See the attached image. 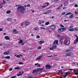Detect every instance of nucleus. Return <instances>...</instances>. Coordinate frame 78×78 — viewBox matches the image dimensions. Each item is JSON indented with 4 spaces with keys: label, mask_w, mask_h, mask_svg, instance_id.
<instances>
[{
    "label": "nucleus",
    "mask_w": 78,
    "mask_h": 78,
    "mask_svg": "<svg viewBox=\"0 0 78 78\" xmlns=\"http://www.w3.org/2000/svg\"><path fill=\"white\" fill-rule=\"evenodd\" d=\"M45 67L46 69H51V66L50 65H47Z\"/></svg>",
    "instance_id": "20e7f679"
},
{
    "label": "nucleus",
    "mask_w": 78,
    "mask_h": 78,
    "mask_svg": "<svg viewBox=\"0 0 78 78\" xmlns=\"http://www.w3.org/2000/svg\"><path fill=\"white\" fill-rule=\"evenodd\" d=\"M57 46L55 44H53L52 47L54 49H55V48H57Z\"/></svg>",
    "instance_id": "dca6fc26"
},
{
    "label": "nucleus",
    "mask_w": 78,
    "mask_h": 78,
    "mask_svg": "<svg viewBox=\"0 0 78 78\" xmlns=\"http://www.w3.org/2000/svg\"><path fill=\"white\" fill-rule=\"evenodd\" d=\"M27 7H30V4H28L27 5Z\"/></svg>",
    "instance_id": "3c124183"
},
{
    "label": "nucleus",
    "mask_w": 78,
    "mask_h": 78,
    "mask_svg": "<svg viewBox=\"0 0 78 78\" xmlns=\"http://www.w3.org/2000/svg\"><path fill=\"white\" fill-rule=\"evenodd\" d=\"M60 26L61 27H62V28H64V26L62 24H60Z\"/></svg>",
    "instance_id": "4c0bfd02"
},
{
    "label": "nucleus",
    "mask_w": 78,
    "mask_h": 78,
    "mask_svg": "<svg viewBox=\"0 0 78 78\" xmlns=\"http://www.w3.org/2000/svg\"><path fill=\"white\" fill-rule=\"evenodd\" d=\"M51 10H48L47 12V13H48V14H50V12H51Z\"/></svg>",
    "instance_id": "2f4dec72"
},
{
    "label": "nucleus",
    "mask_w": 78,
    "mask_h": 78,
    "mask_svg": "<svg viewBox=\"0 0 78 78\" xmlns=\"http://www.w3.org/2000/svg\"><path fill=\"white\" fill-rule=\"evenodd\" d=\"M16 57H17V58H20V55H18Z\"/></svg>",
    "instance_id": "052dcab7"
},
{
    "label": "nucleus",
    "mask_w": 78,
    "mask_h": 78,
    "mask_svg": "<svg viewBox=\"0 0 78 78\" xmlns=\"http://www.w3.org/2000/svg\"><path fill=\"white\" fill-rule=\"evenodd\" d=\"M73 16H74V15H73V14H72L70 16H69V19H72V18L73 17Z\"/></svg>",
    "instance_id": "f3484780"
},
{
    "label": "nucleus",
    "mask_w": 78,
    "mask_h": 78,
    "mask_svg": "<svg viewBox=\"0 0 78 78\" xmlns=\"http://www.w3.org/2000/svg\"><path fill=\"white\" fill-rule=\"evenodd\" d=\"M45 41H39V44H42L43 43H44Z\"/></svg>",
    "instance_id": "4468645a"
},
{
    "label": "nucleus",
    "mask_w": 78,
    "mask_h": 78,
    "mask_svg": "<svg viewBox=\"0 0 78 78\" xmlns=\"http://www.w3.org/2000/svg\"><path fill=\"white\" fill-rule=\"evenodd\" d=\"M41 29H43V30H46V29H45V27H41L40 28Z\"/></svg>",
    "instance_id": "c9c22d12"
},
{
    "label": "nucleus",
    "mask_w": 78,
    "mask_h": 78,
    "mask_svg": "<svg viewBox=\"0 0 78 78\" xmlns=\"http://www.w3.org/2000/svg\"><path fill=\"white\" fill-rule=\"evenodd\" d=\"M9 53V50H8L7 51L4 52L3 54L4 55H8Z\"/></svg>",
    "instance_id": "9d476101"
},
{
    "label": "nucleus",
    "mask_w": 78,
    "mask_h": 78,
    "mask_svg": "<svg viewBox=\"0 0 78 78\" xmlns=\"http://www.w3.org/2000/svg\"><path fill=\"white\" fill-rule=\"evenodd\" d=\"M66 51L67 52L66 55V56H72V55H71V54H70L71 53V50H66Z\"/></svg>",
    "instance_id": "f03ea898"
},
{
    "label": "nucleus",
    "mask_w": 78,
    "mask_h": 78,
    "mask_svg": "<svg viewBox=\"0 0 78 78\" xmlns=\"http://www.w3.org/2000/svg\"><path fill=\"white\" fill-rule=\"evenodd\" d=\"M63 41H64V40H63V39H60V42H63Z\"/></svg>",
    "instance_id": "58836bf2"
},
{
    "label": "nucleus",
    "mask_w": 78,
    "mask_h": 78,
    "mask_svg": "<svg viewBox=\"0 0 78 78\" xmlns=\"http://www.w3.org/2000/svg\"><path fill=\"white\" fill-rule=\"evenodd\" d=\"M17 75L18 76H19L20 75H22V74H18Z\"/></svg>",
    "instance_id": "6e6d98bb"
},
{
    "label": "nucleus",
    "mask_w": 78,
    "mask_h": 78,
    "mask_svg": "<svg viewBox=\"0 0 78 78\" xmlns=\"http://www.w3.org/2000/svg\"><path fill=\"white\" fill-rule=\"evenodd\" d=\"M19 64L20 65H22L23 64V63L22 62H19Z\"/></svg>",
    "instance_id": "de8ad7c7"
},
{
    "label": "nucleus",
    "mask_w": 78,
    "mask_h": 78,
    "mask_svg": "<svg viewBox=\"0 0 78 78\" xmlns=\"http://www.w3.org/2000/svg\"><path fill=\"white\" fill-rule=\"evenodd\" d=\"M68 30H69V31H74V29H73V28H69V29H68Z\"/></svg>",
    "instance_id": "2eb2a0df"
},
{
    "label": "nucleus",
    "mask_w": 78,
    "mask_h": 78,
    "mask_svg": "<svg viewBox=\"0 0 78 78\" xmlns=\"http://www.w3.org/2000/svg\"><path fill=\"white\" fill-rule=\"evenodd\" d=\"M60 8H61V6H59V7H58V8H57L56 9H57V10L59 9H60Z\"/></svg>",
    "instance_id": "09e8293b"
},
{
    "label": "nucleus",
    "mask_w": 78,
    "mask_h": 78,
    "mask_svg": "<svg viewBox=\"0 0 78 78\" xmlns=\"http://www.w3.org/2000/svg\"><path fill=\"white\" fill-rule=\"evenodd\" d=\"M43 14H48V13H47V12H44Z\"/></svg>",
    "instance_id": "13d9d810"
},
{
    "label": "nucleus",
    "mask_w": 78,
    "mask_h": 78,
    "mask_svg": "<svg viewBox=\"0 0 78 78\" xmlns=\"http://www.w3.org/2000/svg\"><path fill=\"white\" fill-rule=\"evenodd\" d=\"M38 22L39 23H38V25H40V24H41V23H43L44 22V21H41V20H39L38 21Z\"/></svg>",
    "instance_id": "9b49d317"
},
{
    "label": "nucleus",
    "mask_w": 78,
    "mask_h": 78,
    "mask_svg": "<svg viewBox=\"0 0 78 78\" xmlns=\"http://www.w3.org/2000/svg\"><path fill=\"white\" fill-rule=\"evenodd\" d=\"M42 57V55H41L39 57L36 58V59L37 60H39L40 59H41V58Z\"/></svg>",
    "instance_id": "f8f14e48"
},
{
    "label": "nucleus",
    "mask_w": 78,
    "mask_h": 78,
    "mask_svg": "<svg viewBox=\"0 0 78 78\" xmlns=\"http://www.w3.org/2000/svg\"><path fill=\"white\" fill-rule=\"evenodd\" d=\"M10 47V45H7V48H9V47Z\"/></svg>",
    "instance_id": "bf43d9fd"
},
{
    "label": "nucleus",
    "mask_w": 78,
    "mask_h": 78,
    "mask_svg": "<svg viewBox=\"0 0 78 78\" xmlns=\"http://www.w3.org/2000/svg\"><path fill=\"white\" fill-rule=\"evenodd\" d=\"M2 7H3V5L1 4H0V9H1Z\"/></svg>",
    "instance_id": "e433bc0d"
},
{
    "label": "nucleus",
    "mask_w": 78,
    "mask_h": 78,
    "mask_svg": "<svg viewBox=\"0 0 78 78\" xmlns=\"http://www.w3.org/2000/svg\"><path fill=\"white\" fill-rule=\"evenodd\" d=\"M62 72V70H59L58 71V72Z\"/></svg>",
    "instance_id": "69168bd1"
},
{
    "label": "nucleus",
    "mask_w": 78,
    "mask_h": 78,
    "mask_svg": "<svg viewBox=\"0 0 78 78\" xmlns=\"http://www.w3.org/2000/svg\"><path fill=\"white\" fill-rule=\"evenodd\" d=\"M72 13L70 12H69L66 13L65 15V16H67L68 15H70V14H72Z\"/></svg>",
    "instance_id": "4be33fe9"
},
{
    "label": "nucleus",
    "mask_w": 78,
    "mask_h": 78,
    "mask_svg": "<svg viewBox=\"0 0 78 78\" xmlns=\"http://www.w3.org/2000/svg\"><path fill=\"white\" fill-rule=\"evenodd\" d=\"M22 42H23V40H20V41L19 42V43L20 44H22Z\"/></svg>",
    "instance_id": "bb28decb"
},
{
    "label": "nucleus",
    "mask_w": 78,
    "mask_h": 78,
    "mask_svg": "<svg viewBox=\"0 0 78 78\" xmlns=\"http://www.w3.org/2000/svg\"><path fill=\"white\" fill-rule=\"evenodd\" d=\"M65 9H67V7H64L63 8V9L64 10Z\"/></svg>",
    "instance_id": "e2e57ef3"
},
{
    "label": "nucleus",
    "mask_w": 78,
    "mask_h": 78,
    "mask_svg": "<svg viewBox=\"0 0 78 78\" xmlns=\"http://www.w3.org/2000/svg\"><path fill=\"white\" fill-rule=\"evenodd\" d=\"M39 69H38V68H37V69H35L33 70L32 73L34 74L35 73H37L38 72H39Z\"/></svg>",
    "instance_id": "423d86ee"
},
{
    "label": "nucleus",
    "mask_w": 78,
    "mask_h": 78,
    "mask_svg": "<svg viewBox=\"0 0 78 78\" xmlns=\"http://www.w3.org/2000/svg\"><path fill=\"white\" fill-rule=\"evenodd\" d=\"M37 49H41L42 48V47L40 46Z\"/></svg>",
    "instance_id": "37998d69"
},
{
    "label": "nucleus",
    "mask_w": 78,
    "mask_h": 78,
    "mask_svg": "<svg viewBox=\"0 0 78 78\" xmlns=\"http://www.w3.org/2000/svg\"><path fill=\"white\" fill-rule=\"evenodd\" d=\"M72 27H73V26H70L69 27V29H70V28H72Z\"/></svg>",
    "instance_id": "4d7b16f0"
},
{
    "label": "nucleus",
    "mask_w": 78,
    "mask_h": 78,
    "mask_svg": "<svg viewBox=\"0 0 78 78\" xmlns=\"http://www.w3.org/2000/svg\"><path fill=\"white\" fill-rule=\"evenodd\" d=\"M11 12V10L7 11H6V13L7 14H9V13H10Z\"/></svg>",
    "instance_id": "a878e982"
},
{
    "label": "nucleus",
    "mask_w": 78,
    "mask_h": 78,
    "mask_svg": "<svg viewBox=\"0 0 78 78\" xmlns=\"http://www.w3.org/2000/svg\"><path fill=\"white\" fill-rule=\"evenodd\" d=\"M14 69H15V70H18V69H20V68L19 67H16L14 68Z\"/></svg>",
    "instance_id": "393cba45"
},
{
    "label": "nucleus",
    "mask_w": 78,
    "mask_h": 78,
    "mask_svg": "<svg viewBox=\"0 0 78 78\" xmlns=\"http://www.w3.org/2000/svg\"><path fill=\"white\" fill-rule=\"evenodd\" d=\"M54 49L53 48V46L51 47L50 48H49V50H53Z\"/></svg>",
    "instance_id": "473e14b6"
},
{
    "label": "nucleus",
    "mask_w": 78,
    "mask_h": 78,
    "mask_svg": "<svg viewBox=\"0 0 78 78\" xmlns=\"http://www.w3.org/2000/svg\"><path fill=\"white\" fill-rule=\"evenodd\" d=\"M66 76H67L66 75H65V76H64L63 77V78H66Z\"/></svg>",
    "instance_id": "5fc2aeb1"
},
{
    "label": "nucleus",
    "mask_w": 78,
    "mask_h": 78,
    "mask_svg": "<svg viewBox=\"0 0 78 78\" xmlns=\"http://www.w3.org/2000/svg\"><path fill=\"white\" fill-rule=\"evenodd\" d=\"M55 36L56 37H60V35H59L58 34H55Z\"/></svg>",
    "instance_id": "cd10ccee"
},
{
    "label": "nucleus",
    "mask_w": 78,
    "mask_h": 78,
    "mask_svg": "<svg viewBox=\"0 0 78 78\" xmlns=\"http://www.w3.org/2000/svg\"><path fill=\"white\" fill-rule=\"evenodd\" d=\"M49 24H50V22H47L45 23V25H48Z\"/></svg>",
    "instance_id": "7c9ffc66"
},
{
    "label": "nucleus",
    "mask_w": 78,
    "mask_h": 78,
    "mask_svg": "<svg viewBox=\"0 0 78 78\" xmlns=\"http://www.w3.org/2000/svg\"><path fill=\"white\" fill-rule=\"evenodd\" d=\"M28 78H33V76H30L29 77H28Z\"/></svg>",
    "instance_id": "8fccbe9b"
},
{
    "label": "nucleus",
    "mask_w": 78,
    "mask_h": 78,
    "mask_svg": "<svg viewBox=\"0 0 78 78\" xmlns=\"http://www.w3.org/2000/svg\"><path fill=\"white\" fill-rule=\"evenodd\" d=\"M45 7H47V5H44V6H42V8L43 9L44 8H45Z\"/></svg>",
    "instance_id": "ea45409f"
},
{
    "label": "nucleus",
    "mask_w": 78,
    "mask_h": 78,
    "mask_svg": "<svg viewBox=\"0 0 78 78\" xmlns=\"http://www.w3.org/2000/svg\"><path fill=\"white\" fill-rule=\"evenodd\" d=\"M39 9H43V8H42V6L39 7Z\"/></svg>",
    "instance_id": "f704fd0d"
},
{
    "label": "nucleus",
    "mask_w": 78,
    "mask_h": 78,
    "mask_svg": "<svg viewBox=\"0 0 78 78\" xmlns=\"http://www.w3.org/2000/svg\"><path fill=\"white\" fill-rule=\"evenodd\" d=\"M65 6H67V5H68V2H66L64 4Z\"/></svg>",
    "instance_id": "c85d7f7f"
},
{
    "label": "nucleus",
    "mask_w": 78,
    "mask_h": 78,
    "mask_svg": "<svg viewBox=\"0 0 78 78\" xmlns=\"http://www.w3.org/2000/svg\"><path fill=\"white\" fill-rule=\"evenodd\" d=\"M37 65H38V63L35 64L34 66H37Z\"/></svg>",
    "instance_id": "0e129e2a"
},
{
    "label": "nucleus",
    "mask_w": 78,
    "mask_h": 78,
    "mask_svg": "<svg viewBox=\"0 0 78 78\" xmlns=\"http://www.w3.org/2000/svg\"><path fill=\"white\" fill-rule=\"evenodd\" d=\"M69 74V73L67 72H66L65 75H66L67 76V75H68V74Z\"/></svg>",
    "instance_id": "603ef678"
},
{
    "label": "nucleus",
    "mask_w": 78,
    "mask_h": 78,
    "mask_svg": "<svg viewBox=\"0 0 78 78\" xmlns=\"http://www.w3.org/2000/svg\"><path fill=\"white\" fill-rule=\"evenodd\" d=\"M48 5H49V3L48 2L47 3V6H48Z\"/></svg>",
    "instance_id": "338daca9"
},
{
    "label": "nucleus",
    "mask_w": 78,
    "mask_h": 78,
    "mask_svg": "<svg viewBox=\"0 0 78 78\" xmlns=\"http://www.w3.org/2000/svg\"><path fill=\"white\" fill-rule=\"evenodd\" d=\"M74 30H75L76 31H78V29H77V28H74Z\"/></svg>",
    "instance_id": "c03bdc74"
},
{
    "label": "nucleus",
    "mask_w": 78,
    "mask_h": 78,
    "mask_svg": "<svg viewBox=\"0 0 78 78\" xmlns=\"http://www.w3.org/2000/svg\"><path fill=\"white\" fill-rule=\"evenodd\" d=\"M38 71H41V70H43V69L42 68L41 69L40 68H38Z\"/></svg>",
    "instance_id": "c756f323"
},
{
    "label": "nucleus",
    "mask_w": 78,
    "mask_h": 78,
    "mask_svg": "<svg viewBox=\"0 0 78 78\" xmlns=\"http://www.w3.org/2000/svg\"><path fill=\"white\" fill-rule=\"evenodd\" d=\"M3 30V29L2 28H0V31H2Z\"/></svg>",
    "instance_id": "680f3d73"
},
{
    "label": "nucleus",
    "mask_w": 78,
    "mask_h": 78,
    "mask_svg": "<svg viewBox=\"0 0 78 78\" xmlns=\"http://www.w3.org/2000/svg\"><path fill=\"white\" fill-rule=\"evenodd\" d=\"M74 36H75V37H76V38L75 39V41H74V44H76V43H77L78 42V37L76 34L74 35Z\"/></svg>",
    "instance_id": "7ed1b4c3"
},
{
    "label": "nucleus",
    "mask_w": 78,
    "mask_h": 78,
    "mask_svg": "<svg viewBox=\"0 0 78 78\" xmlns=\"http://www.w3.org/2000/svg\"><path fill=\"white\" fill-rule=\"evenodd\" d=\"M7 21H9V22H11L12 21V19L8 18L7 19Z\"/></svg>",
    "instance_id": "412c9836"
},
{
    "label": "nucleus",
    "mask_w": 78,
    "mask_h": 78,
    "mask_svg": "<svg viewBox=\"0 0 78 78\" xmlns=\"http://www.w3.org/2000/svg\"><path fill=\"white\" fill-rule=\"evenodd\" d=\"M75 7H78V5H77L76 4V5H75Z\"/></svg>",
    "instance_id": "774afa93"
},
{
    "label": "nucleus",
    "mask_w": 78,
    "mask_h": 78,
    "mask_svg": "<svg viewBox=\"0 0 78 78\" xmlns=\"http://www.w3.org/2000/svg\"><path fill=\"white\" fill-rule=\"evenodd\" d=\"M16 76H12V77H11L10 78H16Z\"/></svg>",
    "instance_id": "a19ab883"
},
{
    "label": "nucleus",
    "mask_w": 78,
    "mask_h": 78,
    "mask_svg": "<svg viewBox=\"0 0 78 78\" xmlns=\"http://www.w3.org/2000/svg\"><path fill=\"white\" fill-rule=\"evenodd\" d=\"M37 39H39L40 38V36L39 35H37L36 37Z\"/></svg>",
    "instance_id": "72a5a7b5"
},
{
    "label": "nucleus",
    "mask_w": 78,
    "mask_h": 78,
    "mask_svg": "<svg viewBox=\"0 0 78 78\" xmlns=\"http://www.w3.org/2000/svg\"><path fill=\"white\" fill-rule=\"evenodd\" d=\"M34 30H38V28H37V27H35Z\"/></svg>",
    "instance_id": "79ce46f5"
},
{
    "label": "nucleus",
    "mask_w": 78,
    "mask_h": 78,
    "mask_svg": "<svg viewBox=\"0 0 78 78\" xmlns=\"http://www.w3.org/2000/svg\"><path fill=\"white\" fill-rule=\"evenodd\" d=\"M62 28V31H65V30H66V27H64L63 28Z\"/></svg>",
    "instance_id": "5701e85b"
},
{
    "label": "nucleus",
    "mask_w": 78,
    "mask_h": 78,
    "mask_svg": "<svg viewBox=\"0 0 78 78\" xmlns=\"http://www.w3.org/2000/svg\"><path fill=\"white\" fill-rule=\"evenodd\" d=\"M3 44L5 45H7V44H5V42L3 43Z\"/></svg>",
    "instance_id": "864d4df0"
},
{
    "label": "nucleus",
    "mask_w": 78,
    "mask_h": 78,
    "mask_svg": "<svg viewBox=\"0 0 78 78\" xmlns=\"http://www.w3.org/2000/svg\"><path fill=\"white\" fill-rule=\"evenodd\" d=\"M73 72L75 73H74L75 75H78V73L77 72H76V70H74Z\"/></svg>",
    "instance_id": "aec40b11"
},
{
    "label": "nucleus",
    "mask_w": 78,
    "mask_h": 78,
    "mask_svg": "<svg viewBox=\"0 0 78 78\" xmlns=\"http://www.w3.org/2000/svg\"><path fill=\"white\" fill-rule=\"evenodd\" d=\"M17 9L18 11H20L22 14H23L25 12V11H26V9L23 6H18Z\"/></svg>",
    "instance_id": "f257e3e1"
},
{
    "label": "nucleus",
    "mask_w": 78,
    "mask_h": 78,
    "mask_svg": "<svg viewBox=\"0 0 78 78\" xmlns=\"http://www.w3.org/2000/svg\"><path fill=\"white\" fill-rule=\"evenodd\" d=\"M5 39L6 40H10V37L8 36H6L4 37Z\"/></svg>",
    "instance_id": "1a4fd4ad"
},
{
    "label": "nucleus",
    "mask_w": 78,
    "mask_h": 78,
    "mask_svg": "<svg viewBox=\"0 0 78 78\" xmlns=\"http://www.w3.org/2000/svg\"><path fill=\"white\" fill-rule=\"evenodd\" d=\"M2 0L3 2V4H6V2H5V1L4 0Z\"/></svg>",
    "instance_id": "a18cd8bd"
},
{
    "label": "nucleus",
    "mask_w": 78,
    "mask_h": 78,
    "mask_svg": "<svg viewBox=\"0 0 78 78\" xmlns=\"http://www.w3.org/2000/svg\"><path fill=\"white\" fill-rule=\"evenodd\" d=\"M58 31L59 33H61V32H62V29L61 28L60 29H59Z\"/></svg>",
    "instance_id": "6ab92c4d"
},
{
    "label": "nucleus",
    "mask_w": 78,
    "mask_h": 78,
    "mask_svg": "<svg viewBox=\"0 0 78 78\" xmlns=\"http://www.w3.org/2000/svg\"><path fill=\"white\" fill-rule=\"evenodd\" d=\"M13 32L14 34H17V33H19V32L16 29H13Z\"/></svg>",
    "instance_id": "6e6552de"
},
{
    "label": "nucleus",
    "mask_w": 78,
    "mask_h": 78,
    "mask_svg": "<svg viewBox=\"0 0 78 78\" xmlns=\"http://www.w3.org/2000/svg\"><path fill=\"white\" fill-rule=\"evenodd\" d=\"M5 58L6 59H10V56H7L5 57Z\"/></svg>",
    "instance_id": "b1692460"
},
{
    "label": "nucleus",
    "mask_w": 78,
    "mask_h": 78,
    "mask_svg": "<svg viewBox=\"0 0 78 78\" xmlns=\"http://www.w3.org/2000/svg\"><path fill=\"white\" fill-rule=\"evenodd\" d=\"M58 41L57 40H55L54 41L53 43V45H56L57 44V45H58Z\"/></svg>",
    "instance_id": "39448f33"
},
{
    "label": "nucleus",
    "mask_w": 78,
    "mask_h": 78,
    "mask_svg": "<svg viewBox=\"0 0 78 78\" xmlns=\"http://www.w3.org/2000/svg\"><path fill=\"white\" fill-rule=\"evenodd\" d=\"M66 41V43H65V45H68L70 44V41Z\"/></svg>",
    "instance_id": "a211bd4d"
},
{
    "label": "nucleus",
    "mask_w": 78,
    "mask_h": 78,
    "mask_svg": "<svg viewBox=\"0 0 78 78\" xmlns=\"http://www.w3.org/2000/svg\"><path fill=\"white\" fill-rule=\"evenodd\" d=\"M55 28H56V26L55 25H52L50 27V28L51 30H55Z\"/></svg>",
    "instance_id": "0eeeda50"
},
{
    "label": "nucleus",
    "mask_w": 78,
    "mask_h": 78,
    "mask_svg": "<svg viewBox=\"0 0 78 78\" xmlns=\"http://www.w3.org/2000/svg\"><path fill=\"white\" fill-rule=\"evenodd\" d=\"M66 12H62V15H64L66 14Z\"/></svg>",
    "instance_id": "49530a36"
},
{
    "label": "nucleus",
    "mask_w": 78,
    "mask_h": 78,
    "mask_svg": "<svg viewBox=\"0 0 78 78\" xmlns=\"http://www.w3.org/2000/svg\"><path fill=\"white\" fill-rule=\"evenodd\" d=\"M29 24H30V22L28 21H27L25 23V25H29Z\"/></svg>",
    "instance_id": "ddd939ff"
}]
</instances>
